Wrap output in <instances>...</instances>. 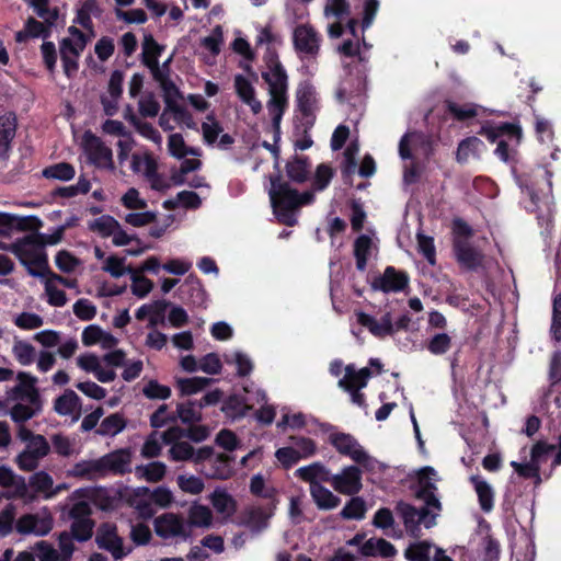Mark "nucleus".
<instances>
[{"label": "nucleus", "instance_id": "obj_30", "mask_svg": "<svg viewBox=\"0 0 561 561\" xmlns=\"http://www.w3.org/2000/svg\"><path fill=\"white\" fill-rule=\"evenodd\" d=\"M309 492L312 501L320 511L334 510L341 503V499L337 495L333 494L323 484L309 488Z\"/></svg>", "mask_w": 561, "mask_h": 561}, {"label": "nucleus", "instance_id": "obj_1", "mask_svg": "<svg viewBox=\"0 0 561 561\" xmlns=\"http://www.w3.org/2000/svg\"><path fill=\"white\" fill-rule=\"evenodd\" d=\"M263 60L267 71L262 72V79L267 83L270 94L266 106L273 127L278 133L282 117L288 107V76L275 49L267 48Z\"/></svg>", "mask_w": 561, "mask_h": 561}, {"label": "nucleus", "instance_id": "obj_49", "mask_svg": "<svg viewBox=\"0 0 561 561\" xmlns=\"http://www.w3.org/2000/svg\"><path fill=\"white\" fill-rule=\"evenodd\" d=\"M12 353L14 358L22 366H28L34 363L36 356L35 347L31 343L22 340L14 341Z\"/></svg>", "mask_w": 561, "mask_h": 561}, {"label": "nucleus", "instance_id": "obj_54", "mask_svg": "<svg viewBox=\"0 0 561 561\" xmlns=\"http://www.w3.org/2000/svg\"><path fill=\"white\" fill-rule=\"evenodd\" d=\"M131 124L133 126L137 129V131L150 139V140H153V141H157L160 139V134L159 131L152 126L151 123H148V122H141L135 114H133L131 112L129 113V115H126L125 116Z\"/></svg>", "mask_w": 561, "mask_h": 561}, {"label": "nucleus", "instance_id": "obj_63", "mask_svg": "<svg viewBox=\"0 0 561 561\" xmlns=\"http://www.w3.org/2000/svg\"><path fill=\"white\" fill-rule=\"evenodd\" d=\"M178 485L183 492L194 495L202 493L205 488L201 478L195 476L186 477L184 474L178 477Z\"/></svg>", "mask_w": 561, "mask_h": 561}, {"label": "nucleus", "instance_id": "obj_37", "mask_svg": "<svg viewBox=\"0 0 561 561\" xmlns=\"http://www.w3.org/2000/svg\"><path fill=\"white\" fill-rule=\"evenodd\" d=\"M367 506L365 500L360 496L353 495L340 512V516L346 520H362L365 518Z\"/></svg>", "mask_w": 561, "mask_h": 561}, {"label": "nucleus", "instance_id": "obj_59", "mask_svg": "<svg viewBox=\"0 0 561 561\" xmlns=\"http://www.w3.org/2000/svg\"><path fill=\"white\" fill-rule=\"evenodd\" d=\"M207 121H211V124L204 122L202 124V131L204 141L207 145H213L216 142L218 136L222 133L224 128L218 121H216L214 114L207 115Z\"/></svg>", "mask_w": 561, "mask_h": 561}, {"label": "nucleus", "instance_id": "obj_15", "mask_svg": "<svg viewBox=\"0 0 561 561\" xmlns=\"http://www.w3.org/2000/svg\"><path fill=\"white\" fill-rule=\"evenodd\" d=\"M409 275L404 271H398L394 266H387L382 275L374 278L371 288L382 293L403 291L409 286Z\"/></svg>", "mask_w": 561, "mask_h": 561}, {"label": "nucleus", "instance_id": "obj_61", "mask_svg": "<svg viewBox=\"0 0 561 561\" xmlns=\"http://www.w3.org/2000/svg\"><path fill=\"white\" fill-rule=\"evenodd\" d=\"M16 507L13 504H8L0 513V536L7 537L13 530L15 520Z\"/></svg>", "mask_w": 561, "mask_h": 561}, {"label": "nucleus", "instance_id": "obj_10", "mask_svg": "<svg viewBox=\"0 0 561 561\" xmlns=\"http://www.w3.org/2000/svg\"><path fill=\"white\" fill-rule=\"evenodd\" d=\"M234 457L225 453L215 454L205 462L199 463L198 472L206 479L228 480L234 474Z\"/></svg>", "mask_w": 561, "mask_h": 561}, {"label": "nucleus", "instance_id": "obj_42", "mask_svg": "<svg viewBox=\"0 0 561 561\" xmlns=\"http://www.w3.org/2000/svg\"><path fill=\"white\" fill-rule=\"evenodd\" d=\"M42 174L45 179L70 181L75 178L76 170L71 163L58 162L44 168Z\"/></svg>", "mask_w": 561, "mask_h": 561}, {"label": "nucleus", "instance_id": "obj_18", "mask_svg": "<svg viewBox=\"0 0 561 561\" xmlns=\"http://www.w3.org/2000/svg\"><path fill=\"white\" fill-rule=\"evenodd\" d=\"M54 527V519L50 515L39 516L38 514H24L15 523V530L22 535L46 536Z\"/></svg>", "mask_w": 561, "mask_h": 561}, {"label": "nucleus", "instance_id": "obj_62", "mask_svg": "<svg viewBox=\"0 0 561 561\" xmlns=\"http://www.w3.org/2000/svg\"><path fill=\"white\" fill-rule=\"evenodd\" d=\"M371 524L379 529L387 530L396 525L393 512L388 507H380L373 516Z\"/></svg>", "mask_w": 561, "mask_h": 561}, {"label": "nucleus", "instance_id": "obj_6", "mask_svg": "<svg viewBox=\"0 0 561 561\" xmlns=\"http://www.w3.org/2000/svg\"><path fill=\"white\" fill-rule=\"evenodd\" d=\"M329 443L343 456L351 458L354 462L368 471H373L376 460L370 457L360 446L357 439L347 433H332Z\"/></svg>", "mask_w": 561, "mask_h": 561}, {"label": "nucleus", "instance_id": "obj_32", "mask_svg": "<svg viewBox=\"0 0 561 561\" xmlns=\"http://www.w3.org/2000/svg\"><path fill=\"white\" fill-rule=\"evenodd\" d=\"M181 420L183 424H196L203 420L202 409L198 408L197 400H186L176 404L175 422Z\"/></svg>", "mask_w": 561, "mask_h": 561}, {"label": "nucleus", "instance_id": "obj_51", "mask_svg": "<svg viewBox=\"0 0 561 561\" xmlns=\"http://www.w3.org/2000/svg\"><path fill=\"white\" fill-rule=\"evenodd\" d=\"M451 347V337L447 333H436L426 342L427 351L436 356L446 354Z\"/></svg>", "mask_w": 561, "mask_h": 561}, {"label": "nucleus", "instance_id": "obj_36", "mask_svg": "<svg viewBox=\"0 0 561 561\" xmlns=\"http://www.w3.org/2000/svg\"><path fill=\"white\" fill-rule=\"evenodd\" d=\"M297 102L301 114L307 113L309 115L312 111H317L316 91L311 84L305 83L299 85L297 90Z\"/></svg>", "mask_w": 561, "mask_h": 561}, {"label": "nucleus", "instance_id": "obj_35", "mask_svg": "<svg viewBox=\"0 0 561 561\" xmlns=\"http://www.w3.org/2000/svg\"><path fill=\"white\" fill-rule=\"evenodd\" d=\"M249 409L244 397L240 394L229 396L221 404V411L231 420L243 417Z\"/></svg>", "mask_w": 561, "mask_h": 561}, {"label": "nucleus", "instance_id": "obj_31", "mask_svg": "<svg viewBox=\"0 0 561 561\" xmlns=\"http://www.w3.org/2000/svg\"><path fill=\"white\" fill-rule=\"evenodd\" d=\"M484 149L485 145L480 138L476 136L467 137L458 144L456 160L459 163H466L470 157L480 158V153Z\"/></svg>", "mask_w": 561, "mask_h": 561}, {"label": "nucleus", "instance_id": "obj_24", "mask_svg": "<svg viewBox=\"0 0 561 561\" xmlns=\"http://www.w3.org/2000/svg\"><path fill=\"white\" fill-rule=\"evenodd\" d=\"M54 410L59 415H71L72 420L77 421L81 416V399L73 390L66 389L61 396L55 399Z\"/></svg>", "mask_w": 561, "mask_h": 561}, {"label": "nucleus", "instance_id": "obj_4", "mask_svg": "<svg viewBox=\"0 0 561 561\" xmlns=\"http://www.w3.org/2000/svg\"><path fill=\"white\" fill-rule=\"evenodd\" d=\"M270 199L278 221L288 227L296 225L295 210L299 208L298 191L280 175L271 179Z\"/></svg>", "mask_w": 561, "mask_h": 561}, {"label": "nucleus", "instance_id": "obj_45", "mask_svg": "<svg viewBox=\"0 0 561 561\" xmlns=\"http://www.w3.org/2000/svg\"><path fill=\"white\" fill-rule=\"evenodd\" d=\"M126 427V421L119 413L106 416L100 424L96 433L102 436H115Z\"/></svg>", "mask_w": 561, "mask_h": 561}, {"label": "nucleus", "instance_id": "obj_12", "mask_svg": "<svg viewBox=\"0 0 561 561\" xmlns=\"http://www.w3.org/2000/svg\"><path fill=\"white\" fill-rule=\"evenodd\" d=\"M453 254L458 265L467 271H477L483 263L482 252L469 240L453 239Z\"/></svg>", "mask_w": 561, "mask_h": 561}, {"label": "nucleus", "instance_id": "obj_41", "mask_svg": "<svg viewBox=\"0 0 561 561\" xmlns=\"http://www.w3.org/2000/svg\"><path fill=\"white\" fill-rule=\"evenodd\" d=\"M88 228L102 238H108L119 228V222L111 215H102L90 221Z\"/></svg>", "mask_w": 561, "mask_h": 561}, {"label": "nucleus", "instance_id": "obj_2", "mask_svg": "<svg viewBox=\"0 0 561 561\" xmlns=\"http://www.w3.org/2000/svg\"><path fill=\"white\" fill-rule=\"evenodd\" d=\"M552 455V460L549 467V473L545 474L549 479L553 471L561 466V433L557 437V443L551 444L547 439H537L530 447L529 461L518 462L512 461L511 467L523 479H533L535 485L542 482L541 466L546 463Z\"/></svg>", "mask_w": 561, "mask_h": 561}, {"label": "nucleus", "instance_id": "obj_38", "mask_svg": "<svg viewBox=\"0 0 561 561\" xmlns=\"http://www.w3.org/2000/svg\"><path fill=\"white\" fill-rule=\"evenodd\" d=\"M163 46L159 45L151 34H146L142 41L141 62L148 67H157V59L161 55Z\"/></svg>", "mask_w": 561, "mask_h": 561}, {"label": "nucleus", "instance_id": "obj_44", "mask_svg": "<svg viewBox=\"0 0 561 561\" xmlns=\"http://www.w3.org/2000/svg\"><path fill=\"white\" fill-rule=\"evenodd\" d=\"M165 112L173 114L174 121L178 124L184 125L188 129L197 130V124L194 121L192 113L178 102H167Z\"/></svg>", "mask_w": 561, "mask_h": 561}, {"label": "nucleus", "instance_id": "obj_64", "mask_svg": "<svg viewBox=\"0 0 561 561\" xmlns=\"http://www.w3.org/2000/svg\"><path fill=\"white\" fill-rule=\"evenodd\" d=\"M73 313L82 321H90L96 316V307L89 299L80 298L73 305Z\"/></svg>", "mask_w": 561, "mask_h": 561}, {"label": "nucleus", "instance_id": "obj_34", "mask_svg": "<svg viewBox=\"0 0 561 561\" xmlns=\"http://www.w3.org/2000/svg\"><path fill=\"white\" fill-rule=\"evenodd\" d=\"M19 383L14 387V393L21 398H28L31 402L38 399V391L35 388L37 378L28 373L20 371L16 376Z\"/></svg>", "mask_w": 561, "mask_h": 561}, {"label": "nucleus", "instance_id": "obj_25", "mask_svg": "<svg viewBox=\"0 0 561 561\" xmlns=\"http://www.w3.org/2000/svg\"><path fill=\"white\" fill-rule=\"evenodd\" d=\"M18 127L16 115L12 112L0 115V159H7Z\"/></svg>", "mask_w": 561, "mask_h": 561}, {"label": "nucleus", "instance_id": "obj_14", "mask_svg": "<svg viewBox=\"0 0 561 561\" xmlns=\"http://www.w3.org/2000/svg\"><path fill=\"white\" fill-rule=\"evenodd\" d=\"M213 455L214 448L211 446H203L198 449H195L186 440L178 444H172V446L168 450V457L170 460L175 462L191 461L195 466L205 462Z\"/></svg>", "mask_w": 561, "mask_h": 561}, {"label": "nucleus", "instance_id": "obj_5", "mask_svg": "<svg viewBox=\"0 0 561 561\" xmlns=\"http://www.w3.org/2000/svg\"><path fill=\"white\" fill-rule=\"evenodd\" d=\"M394 512L402 519L407 534L414 539H420L422 536L421 525L427 529L434 527L440 514L426 504L417 508L403 500L396 503Z\"/></svg>", "mask_w": 561, "mask_h": 561}, {"label": "nucleus", "instance_id": "obj_60", "mask_svg": "<svg viewBox=\"0 0 561 561\" xmlns=\"http://www.w3.org/2000/svg\"><path fill=\"white\" fill-rule=\"evenodd\" d=\"M168 409V404L163 403L150 415L151 427L161 428L169 423H175V413H170Z\"/></svg>", "mask_w": 561, "mask_h": 561}, {"label": "nucleus", "instance_id": "obj_50", "mask_svg": "<svg viewBox=\"0 0 561 561\" xmlns=\"http://www.w3.org/2000/svg\"><path fill=\"white\" fill-rule=\"evenodd\" d=\"M54 484L53 478L45 471H37L30 477L28 485L35 493L45 494L46 497L51 495Z\"/></svg>", "mask_w": 561, "mask_h": 561}, {"label": "nucleus", "instance_id": "obj_20", "mask_svg": "<svg viewBox=\"0 0 561 561\" xmlns=\"http://www.w3.org/2000/svg\"><path fill=\"white\" fill-rule=\"evenodd\" d=\"M85 150L89 156V160L94 165L113 169L114 165L112 149L105 146L99 137L87 133Z\"/></svg>", "mask_w": 561, "mask_h": 561}, {"label": "nucleus", "instance_id": "obj_43", "mask_svg": "<svg viewBox=\"0 0 561 561\" xmlns=\"http://www.w3.org/2000/svg\"><path fill=\"white\" fill-rule=\"evenodd\" d=\"M144 175L154 191L164 192L171 187L170 183L158 172V163L154 158L147 159V168L144 170Z\"/></svg>", "mask_w": 561, "mask_h": 561}, {"label": "nucleus", "instance_id": "obj_21", "mask_svg": "<svg viewBox=\"0 0 561 561\" xmlns=\"http://www.w3.org/2000/svg\"><path fill=\"white\" fill-rule=\"evenodd\" d=\"M356 317L357 322L378 339L391 336L396 333L390 313L383 314L380 321L364 311L357 312Z\"/></svg>", "mask_w": 561, "mask_h": 561}, {"label": "nucleus", "instance_id": "obj_9", "mask_svg": "<svg viewBox=\"0 0 561 561\" xmlns=\"http://www.w3.org/2000/svg\"><path fill=\"white\" fill-rule=\"evenodd\" d=\"M362 470L357 466H346L341 472L331 474V486L340 494L353 496L363 489Z\"/></svg>", "mask_w": 561, "mask_h": 561}, {"label": "nucleus", "instance_id": "obj_11", "mask_svg": "<svg viewBox=\"0 0 561 561\" xmlns=\"http://www.w3.org/2000/svg\"><path fill=\"white\" fill-rule=\"evenodd\" d=\"M294 48L298 54L316 58L320 51L321 36L309 24L296 26L293 35Z\"/></svg>", "mask_w": 561, "mask_h": 561}, {"label": "nucleus", "instance_id": "obj_22", "mask_svg": "<svg viewBox=\"0 0 561 561\" xmlns=\"http://www.w3.org/2000/svg\"><path fill=\"white\" fill-rule=\"evenodd\" d=\"M181 299L194 307H206L207 294L203 287L202 280L195 275L190 274L183 285L180 287Z\"/></svg>", "mask_w": 561, "mask_h": 561}, {"label": "nucleus", "instance_id": "obj_55", "mask_svg": "<svg viewBox=\"0 0 561 561\" xmlns=\"http://www.w3.org/2000/svg\"><path fill=\"white\" fill-rule=\"evenodd\" d=\"M154 73V81H157L163 91L164 103L167 102H176V98H181V92L176 84L171 80V78H162L158 70Z\"/></svg>", "mask_w": 561, "mask_h": 561}, {"label": "nucleus", "instance_id": "obj_26", "mask_svg": "<svg viewBox=\"0 0 561 561\" xmlns=\"http://www.w3.org/2000/svg\"><path fill=\"white\" fill-rule=\"evenodd\" d=\"M234 89L239 99L250 106L253 114L262 111V103L255 98V89L252 83L242 75L234 77Z\"/></svg>", "mask_w": 561, "mask_h": 561}, {"label": "nucleus", "instance_id": "obj_17", "mask_svg": "<svg viewBox=\"0 0 561 561\" xmlns=\"http://www.w3.org/2000/svg\"><path fill=\"white\" fill-rule=\"evenodd\" d=\"M95 542L100 549L111 552L116 560L126 556L123 539L117 535L115 524H101L96 531Z\"/></svg>", "mask_w": 561, "mask_h": 561}, {"label": "nucleus", "instance_id": "obj_58", "mask_svg": "<svg viewBox=\"0 0 561 561\" xmlns=\"http://www.w3.org/2000/svg\"><path fill=\"white\" fill-rule=\"evenodd\" d=\"M33 550L38 561H59V552L46 540L37 541Z\"/></svg>", "mask_w": 561, "mask_h": 561}, {"label": "nucleus", "instance_id": "obj_47", "mask_svg": "<svg viewBox=\"0 0 561 561\" xmlns=\"http://www.w3.org/2000/svg\"><path fill=\"white\" fill-rule=\"evenodd\" d=\"M431 542L417 540L410 543L403 554L408 561H431Z\"/></svg>", "mask_w": 561, "mask_h": 561}, {"label": "nucleus", "instance_id": "obj_46", "mask_svg": "<svg viewBox=\"0 0 561 561\" xmlns=\"http://www.w3.org/2000/svg\"><path fill=\"white\" fill-rule=\"evenodd\" d=\"M213 520V513L208 506L193 504L188 510V525L195 527H208Z\"/></svg>", "mask_w": 561, "mask_h": 561}, {"label": "nucleus", "instance_id": "obj_52", "mask_svg": "<svg viewBox=\"0 0 561 561\" xmlns=\"http://www.w3.org/2000/svg\"><path fill=\"white\" fill-rule=\"evenodd\" d=\"M419 252L424 256L432 266L436 265V249L434 238L423 233L416 234Z\"/></svg>", "mask_w": 561, "mask_h": 561}, {"label": "nucleus", "instance_id": "obj_3", "mask_svg": "<svg viewBox=\"0 0 561 561\" xmlns=\"http://www.w3.org/2000/svg\"><path fill=\"white\" fill-rule=\"evenodd\" d=\"M3 249L13 253L19 262L33 277H46L49 272L48 254L45 249L39 248L32 233L16 239Z\"/></svg>", "mask_w": 561, "mask_h": 561}, {"label": "nucleus", "instance_id": "obj_39", "mask_svg": "<svg viewBox=\"0 0 561 561\" xmlns=\"http://www.w3.org/2000/svg\"><path fill=\"white\" fill-rule=\"evenodd\" d=\"M211 382L207 377H191L176 379V388L181 397L192 396L208 387Z\"/></svg>", "mask_w": 561, "mask_h": 561}, {"label": "nucleus", "instance_id": "obj_7", "mask_svg": "<svg viewBox=\"0 0 561 561\" xmlns=\"http://www.w3.org/2000/svg\"><path fill=\"white\" fill-rule=\"evenodd\" d=\"M437 472L433 467L426 466L417 472L419 489L415 491V497L423 501L424 504L434 508V511L442 512L443 505L436 495L437 486L434 482Z\"/></svg>", "mask_w": 561, "mask_h": 561}, {"label": "nucleus", "instance_id": "obj_16", "mask_svg": "<svg viewBox=\"0 0 561 561\" xmlns=\"http://www.w3.org/2000/svg\"><path fill=\"white\" fill-rule=\"evenodd\" d=\"M42 226V220L36 216L20 217L0 211V237H10L14 230L36 233Z\"/></svg>", "mask_w": 561, "mask_h": 561}, {"label": "nucleus", "instance_id": "obj_33", "mask_svg": "<svg viewBox=\"0 0 561 561\" xmlns=\"http://www.w3.org/2000/svg\"><path fill=\"white\" fill-rule=\"evenodd\" d=\"M446 112L457 122H466L478 116V106L473 103L459 104L451 100H445Z\"/></svg>", "mask_w": 561, "mask_h": 561}, {"label": "nucleus", "instance_id": "obj_13", "mask_svg": "<svg viewBox=\"0 0 561 561\" xmlns=\"http://www.w3.org/2000/svg\"><path fill=\"white\" fill-rule=\"evenodd\" d=\"M50 453V445L46 438H38L35 443L26 444L25 448L16 456L15 463L19 469L31 472L37 469L41 459Z\"/></svg>", "mask_w": 561, "mask_h": 561}, {"label": "nucleus", "instance_id": "obj_48", "mask_svg": "<svg viewBox=\"0 0 561 561\" xmlns=\"http://www.w3.org/2000/svg\"><path fill=\"white\" fill-rule=\"evenodd\" d=\"M95 522L93 519L72 520L68 531L78 542H85L93 536Z\"/></svg>", "mask_w": 561, "mask_h": 561}, {"label": "nucleus", "instance_id": "obj_28", "mask_svg": "<svg viewBox=\"0 0 561 561\" xmlns=\"http://www.w3.org/2000/svg\"><path fill=\"white\" fill-rule=\"evenodd\" d=\"M477 495L480 508L484 513H490L494 507V490L481 476L473 474L469 478Z\"/></svg>", "mask_w": 561, "mask_h": 561}, {"label": "nucleus", "instance_id": "obj_56", "mask_svg": "<svg viewBox=\"0 0 561 561\" xmlns=\"http://www.w3.org/2000/svg\"><path fill=\"white\" fill-rule=\"evenodd\" d=\"M55 263L62 273H72L80 264V260L68 250H60L55 256Z\"/></svg>", "mask_w": 561, "mask_h": 561}, {"label": "nucleus", "instance_id": "obj_29", "mask_svg": "<svg viewBox=\"0 0 561 561\" xmlns=\"http://www.w3.org/2000/svg\"><path fill=\"white\" fill-rule=\"evenodd\" d=\"M311 163L306 156H295L286 163V174L290 181L305 183L310 175Z\"/></svg>", "mask_w": 561, "mask_h": 561}, {"label": "nucleus", "instance_id": "obj_19", "mask_svg": "<svg viewBox=\"0 0 561 561\" xmlns=\"http://www.w3.org/2000/svg\"><path fill=\"white\" fill-rule=\"evenodd\" d=\"M130 453L127 449H118L99 458L96 468L102 470V477L107 473L125 474L130 472Z\"/></svg>", "mask_w": 561, "mask_h": 561}, {"label": "nucleus", "instance_id": "obj_57", "mask_svg": "<svg viewBox=\"0 0 561 561\" xmlns=\"http://www.w3.org/2000/svg\"><path fill=\"white\" fill-rule=\"evenodd\" d=\"M334 175L333 169L325 164L321 163L317 167L312 186L316 191H323L327 188Z\"/></svg>", "mask_w": 561, "mask_h": 561}, {"label": "nucleus", "instance_id": "obj_53", "mask_svg": "<svg viewBox=\"0 0 561 561\" xmlns=\"http://www.w3.org/2000/svg\"><path fill=\"white\" fill-rule=\"evenodd\" d=\"M142 393L150 400H167L171 397L172 392L170 387L151 379L145 385Z\"/></svg>", "mask_w": 561, "mask_h": 561}, {"label": "nucleus", "instance_id": "obj_27", "mask_svg": "<svg viewBox=\"0 0 561 561\" xmlns=\"http://www.w3.org/2000/svg\"><path fill=\"white\" fill-rule=\"evenodd\" d=\"M371 371L368 367L355 370L353 365L345 367V376L339 380V387L343 390H360L367 386Z\"/></svg>", "mask_w": 561, "mask_h": 561}, {"label": "nucleus", "instance_id": "obj_23", "mask_svg": "<svg viewBox=\"0 0 561 561\" xmlns=\"http://www.w3.org/2000/svg\"><path fill=\"white\" fill-rule=\"evenodd\" d=\"M331 474L332 473L330 469L327 468L320 461H316L308 466L300 467L295 471V476L302 480L304 482L309 483V488L322 483H330Z\"/></svg>", "mask_w": 561, "mask_h": 561}, {"label": "nucleus", "instance_id": "obj_40", "mask_svg": "<svg viewBox=\"0 0 561 561\" xmlns=\"http://www.w3.org/2000/svg\"><path fill=\"white\" fill-rule=\"evenodd\" d=\"M371 239L367 234H360L354 242V256L356 268L365 272L367 267L368 256L370 254Z\"/></svg>", "mask_w": 561, "mask_h": 561}, {"label": "nucleus", "instance_id": "obj_8", "mask_svg": "<svg viewBox=\"0 0 561 561\" xmlns=\"http://www.w3.org/2000/svg\"><path fill=\"white\" fill-rule=\"evenodd\" d=\"M154 531L162 539L180 537L187 540L191 537V529L183 517L174 513H164L158 516L154 522Z\"/></svg>", "mask_w": 561, "mask_h": 561}]
</instances>
